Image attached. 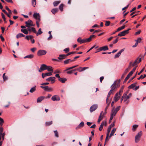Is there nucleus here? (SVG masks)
Returning <instances> with one entry per match:
<instances>
[{"instance_id": "nucleus-1", "label": "nucleus", "mask_w": 146, "mask_h": 146, "mask_svg": "<svg viewBox=\"0 0 146 146\" xmlns=\"http://www.w3.org/2000/svg\"><path fill=\"white\" fill-rule=\"evenodd\" d=\"M120 80L114 82L113 84L111 86V89L110 91L109 92L107 98H106V102L107 103L108 101L109 98L110 97L111 94L112 93V92L115 91V90L119 87L120 86Z\"/></svg>"}, {"instance_id": "nucleus-2", "label": "nucleus", "mask_w": 146, "mask_h": 146, "mask_svg": "<svg viewBox=\"0 0 146 146\" xmlns=\"http://www.w3.org/2000/svg\"><path fill=\"white\" fill-rule=\"evenodd\" d=\"M123 89V87H122L120 90L119 93H117L115 95L114 100L115 102L117 101L119 99L120 96L121 95Z\"/></svg>"}, {"instance_id": "nucleus-3", "label": "nucleus", "mask_w": 146, "mask_h": 146, "mask_svg": "<svg viewBox=\"0 0 146 146\" xmlns=\"http://www.w3.org/2000/svg\"><path fill=\"white\" fill-rule=\"evenodd\" d=\"M96 36L94 35H91L90 37L84 39H82V42H83L82 43H84L86 42H89L91 41L92 38H95Z\"/></svg>"}, {"instance_id": "nucleus-4", "label": "nucleus", "mask_w": 146, "mask_h": 146, "mask_svg": "<svg viewBox=\"0 0 146 146\" xmlns=\"http://www.w3.org/2000/svg\"><path fill=\"white\" fill-rule=\"evenodd\" d=\"M142 135V132L140 131L136 135L135 137V143H137L138 142Z\"/></svg>"}, {"instance_id": "nucleus-5", "label": "nucleus", "mask_w": 146, "mask_h": 146, "mask_svg": "<svg viewBox=\"0 0 146 146\" xmlns=\"http://www.w3.org/2000/svg\"><path fill=\"white\" fill-rule=\"evenodd\" d=\"M25 23L26 24L25 26L27 27L34 26V25L33 24V21L30 19H29L27 21H25Z\"/></svg>"}, {"instance_id": "nucleus-6", "label": "nucleus", "mask_w": 146, "mask_h": 146, "mask_svg": "<svg viewBox=\"0 0 146 146\" xmlns=\"http://www.w3.org/2000/svg\"><path fill=\"white\" fill-rule=\"evenodd\" d=\"M120 106H119L114 109V108H113L111 111V113L113 115L115 116L117 111L120 110Z\"/></svg>"}, {"instance_id": "nucleus-7", "label": "nucleus", "mask_w": 146, "mask_h": 146, "mask_svg": "<svg viewBox=\"0 0 146 146\" xmlns=\"http://www.w3.org/2000/svg\"><path fill=\"white\" fill-rule=\"evenodd\" d=\"M47 68V66L45 64H42L41 65L40 67V69L38 71L40 72L41 71L46 70Z\"/></svg>"}, {"instance_id": "nucleus-8", "label": "nucleus", "mask_w": 146, "mask_h": 146, "mask_svg": "<svg viewBox=\"0 0 146 146\" xmlns=\"http://www.w3.org/2000/svg\"><path fill=\"white\" fill-rule=\"evenodd\" d=\"M56 78L54 77H50L46 80V81L48 82H51V83H54L55 81V79Z\"/></svg>"}, {"instance_id": "nucleus-9", "label": "nucleus", "mask_w": 146, "mask_h": 146, "mask_svg": "<svg viewBox=\"0 0 146 146\" xmlns=\"http://www.w3.org/2000/svg\"><path fill=\"white\" fill-rule=\"evenodd\" d=\"M33 17L36 20V21H40V17L39 13H34L33 14Z\"/></svg>"}, {"instance_id": "nucleus-10", "label": "nucleus", "mask_w": 146, "mask_h": 146, "mask_svg": "<svg viewBox=\"0 0 146 146\" xmlns=\"http://www.w3.org/2000/svg\"><path fill=\"white\" fill-rule=\"evenodd\" d=\"M98 106L97 104H94L90 108V111L91 112L95 111L97 108Z\"/></svg>"}, {"instance_id": "nucleus-11", "label": "nucleus", "mask_w": 146, "mask_h": 146, "mask_svg": "<svg viewBox=\"0 0 146 146\" xmlns=\"http://www.w3.org/2000/svg\"><path fill=\"white\" fill-rule=\"evenodd\" d=\"M46 52L44 50H40L38 51L37 54L39 56L44 55L46 54Z\"/></svg>"}, {"instance_id": "nucleus-12", "label": "nucleus", "mask_w": 146, "mask_h": 146, "mask_svg": "<svg viewBox=\"0 0 146 146\" xmlns=\"http://www.w3.org/2000/svg\"><path fill=\"white\" fill-rule=\"evenodd\" d=\"M51 99L53 101H59L60 98L59 96L57 95H55L53 96L51 98Z\"/></svg>"}, {"instance_id": "nucleus-13", "label": "nucleus", "mask_w": 146, "mask_h": 146, "mask_svg": "<svg viewBox=\"0 0 146 146\" xmlns=\"http://www.w3.org/2000/svg\"><path fill=\"white\" fill-rule=\"evenodd\" d=\"M104 125H105V126H106L107 123L106 122H104V121H102V122L100 126L99 127V131H101L102 130V129L103 128V126H104Z\"/></svg>"}, {"instance_id": "nucleus-14", "label": "nucleus", "mask_w": 146, "mask_h": 146, "mask_svg": "<svg viewBox=\"0 0 146 146\" xmlns=\"http://www.w3.org/2000/svg\"><path fill=\"white\" fill-rule=\"evenodd\" d=\"M52 75V73H42V77L43 78H44L46 76H51Z\"/></svg>"}, {"instance_id": "nucleus-15", "label": "nucleus", "mask_w": 146, "mask_h": 146, "mask_svg": "<svg viewBox=\"0 0 146 146\" xmlns=\"http://www.w3.org/2000/svg\"><path fill=\"white\" fill-rule=\"evenodd\" d=\"M74 62V60H71L70 59H69L64 61V64H66Z\"/></svg>"}, {"instance_id": "nucleus-16", "label": "nucleus", "mask_w": 146, "mask_h": 146, "mask_svg": "<svg viewBox=\"0 0 146 146\" xmlns=\"http://www.w3.org/2000/svg\"><path fill=\"white\" fill-rule=\"evenodd\" d=\"M59 57H58V59L60 60L64 59L67 56L66 55L64 54H60L59 55Z\"/></svg>"}, {"instance_id": "nucleus-17", "label": "nucleus", "mask_w": 146, "mask_h": 146, "mask_svg": "<svg viewBox=\"0 0 146 146\" xmlns=\"http://www.w3.org/2000/svg\"><path fill=\"white\" fill-rule=\"evenodd\" d=\"M45 98V97L44 96H41L38 97L37 100V103L40 102L42 101L43 100L44 98Z\"/></svg>"}, {"instance_id": "nucleus-18", "label": "nucleus", "mask_w": 146, "mask_h": 146, "mask_svg": "<svg viewBox=\"0 0 146 146\" xmlns=\"http://www.w3.org/2000/svg\"><path fill=\"white\" fill-rule=\"evenodd\" d=\"M88 68V67L83 68L80 67L79 68H77V70L79 71V72H82Z\"/></svg>"}, {"instance_id": "nucleus-19", "label": "nucleus", "mask_w": 146, "mask_h": 146, "mask_svg": "<svg viewBox=\"0 0 146 146\" xmlns=\"http://www.w3.org/2000/svg\"><path fill=\"white\" fill-rule=\"evenodd\" d=\"M102 113L103 111H102L101 112L100 114V115L98 121V123H99L102 120V119L103 118V116H102Z\"/></svg>"}, {"instance_id": "nucleus-20", "label": "nucleus", "mask_w": 146, "mask_h": 146, "mask_svg": "<svg viewBox=\"0 0 146 146\" xmlns=\"http://www.w3.org/2000/svg\"><path fill=\"white\" fill-rule=\"evenodd\" d=\"M110 132H108L107 131V133L106 137V138L105 142V143L104 145V146L105 145L106 142H107L109 139L110 138H109V135Z\"/></svg>"}, {"instance_id": "nucleus-21", "label": "nucleus", "mask_w": 146, "mask_h": 146, "mask_svg": "<svg viewBox=\"0 0 146 146\" xmlns=\"http://www.w3.org/2000/svg\"><path fill=\"white\" fill-rule=\"evenodd\" d=\"M58 11V9L57 8H54L51 10L52 13L54 15L57 13Z\"/></svg>"}, {"instance_id": "nucleus-22", "label": "nucleus", "mask_w": 146, "mask_h": 146, "mask_svg": "<svg viewBox=\"0 0 146 146\" xmlns=\"http://www.w3.org/2000/svg\"><path fill=\"white\" fill-rule=\"evenodd\" d=\"M116 128H113L111 131V133L109 136V138H110L113 135L115 131H116Z\"/></svg>"}, {"instance_id": "nucleus-23", "label": "nucleus", "mask_w": 146, "mask_h": 146, "mask_svg": "<svg viewBox=\"0 0 146 146\" xmlns=\"http://www.w3.org/2000/svg\"><path fill=\"white\" fill-rule=\"evenodd\" d=\"M67 79L64 78H60L59 79V81L62 83H64L67 80Z\"/></svg>"}, {"instance_id": "nucleus-24", "label": "nucleus", "mask_w": 146, "mask_h": 146, "mask_svg": "<svg viewBox=\"0 0 146 146\" xmlns=\"http://www.w3.org/2000/svg\"><path fill=\"white\" fill-rule=\"evenodd\" d=\"M47 68L46 70H47L48 71L50 72L51 73L53 72V70L52 67L51 66H47Z\"/></svg>"}, {"instance_id": "nucleus-25", "label": "nucleus", "mask_w": 146, "mask_h": 146, "mask_svg": "<svg viewBox=\"0 0 146 146\" xmlns=\"http://www.w3.org/2000/svg\"><path fill=\"white\" fill-rule=\"evenodd\" d=\"M84 125V122L83 121L81 122L80 124L76 128V129L80 128V127H83Z\"/></svg>"}, {"instance_id": "nucleus-26", "label": "nucleus", "mask_w": 146, "mask_h": 146, "mask_svg": "<svg viewBox=\"0 0 146 146\" xmlns=\"http://www.w3.org/2000/svg\"><path fill=\"white\" fill-rule=\"evenodd\" d=\"M34 56L33 54H29L26 56L24 57V58H28L29 59L32 58L34 57Z\"/></svg>"}, {"instance_id": "nucleus-27", "label": "nucleus", "mask_w": 146, "mask_h": 146, "mask_svg": "<svg viewBox=\"0 0 146 146\" xmlns=\"http://www.w3.org/2000/svg\"><path fill=\"white\" fill-rule=\"evenodd\" d=\"M125 27V25H123L122 26L119 27L118 28L117 31H116V32H119L123 29H124Z\"/></svg>"}, {"instance_id": "nucleus-28", "label": "nucleus", "mask_w": 146, "mask_h": 146, "mask_svg": "<svg viewBox=\"0 0 146 146\" xmlns=\"http://www.w3.org/2000/svg\"><path fill=\"white\" fill-rule=\"evenodd\" d=\"M124 102H125L126 104H127L129 102V101H127V100L129 99L130 98L127 96H125L124 97Z\"/></svg>"}, {"instance_id": "nucleus-29", "label": "nucleus", "mask_w": 146, "mask_h": 146, "mask_svg": "<svg viewBox=\"0 0 146 146\" xmlns=\"http://www.w3.org/2000/svg\"><path fill=\"white\" fill-rule=\"evenodd\" d=\"M25 36V35H23V34L21 33H19L17 35H16V38H19L21 37H24Z\"/></svg>"}, {"instance_id": "nucleus-30", "label": "nucleus", "mask_w": 146, "mask_h": 146, "mask_svg": "<svg viewBox=\"0 0 146 146\" xmlns=\"http://www.w3.org/2000/svg\"><path fill=\"white\" fill-rule=\"evenodd\" d=\"M100 48L101 49V50H103L105 51L108 49V48L107 46H104Z\"/></svg>"}, {"instance_id": "nucleus-31", "label": "nucleus", "mask_w": 146, "mask_h": 146, "mask_svg": "<svg viewBox=\"0 0 146 146\" xmlns=\"http://www.w3.org/2000/svg\"><path fill=\"white\" fill-rule=\"evenodd\" d=\"M136 84V83H134L131 84V85L129 86L128 88H129L132 89L133 90V89H134V87L135 86Z\"/></svg>"}, {"instance_id": "nucleus-32", "label": "nucleus", "mask_w": 146, "mask_h": 146, "mask_svg": "<svg viewBox=\"0 0 146 146\" xmlns=\"http://www.w3.org/2000/svg\"><path fill=\"white\" fill-rule=\"evenodd\" d=\"M41 29L40 28H39L38 31L37 32H36V35L37 36H38V35L41 34L42 33V32L41 31Z\"/></svg>"}, {"instance_id": "nucleus-33", "label": "nucleus", "mask_w": 146, "mask_h": 146, "mask_svg": "<svg viewBox=\"0 0 146 146\" xmlns=\"http://www.w3.org/2000/svg\"><path fill=\"white\" fill-rule=\"evenodd\" d=\"M138 127V125H134L133 126V128L132 129L133 131H135L137 128Z\"/></svg>"}, {"instance_id": "nucleus-34", "label": "nucleus", "mask_w": 146, "mask_h": 146, "mask_svg": "<svg viewBox=\"0 0 146 146\" xmlns=\"http://www.w3.org/2000/svg\"><path fill=\"white\" fill-rule=\"evenodd\" d=\"M36 86H35L34 87L31 88L30 89L29 92L31 93H32L34 92L36 90Z\"/></svg>"}, {"instance_id": "nucleus-35", "label": "nucleus", "mask_w": 146, "mask_h": 146, "mask_svg": "<svg viewBox=\"0 0 146 146\" xmlns=\"http://www.w3.org/2000/svg\"><path fill=\"white\" fill-rule=\"evenodd\" d=\"M21 31L24 33L25 34L27 35L29 33L27 31V30L26 29H21Z\"/></svg>"}, {"instance_id": "nucleus-36", "label": "nucleus", "mask_w": 146, "mask_h": 146, "mask_svg": "<svg viewBox=\"0 0 146 146\" xmlns=\"http://www.w3.org/2000/svg\"><path fill=\"white\" fill-rule=\"evenodd\" d=\"M52 121H51L49 122H46L45 123V125L46 126H49L52 124Z\"/></svg>"}, {"instance_id": "nucleus-37", "label": "nucleus", "mask_w": 146, "mask_h": 146, "mask_svg": "<svg viewBox=\"0 0 146 146\" xmlns=\"http://www.w3.org/2000/svg\"><path fill=\"white\" fill-rule=\"evenodd\" d=\"M60 3V1H55L53 4L54 7L57 6Z\"/></svg>"}, {"instance_id": "nucleus-38", "label": "nucleus", "mask_w": 146, "mask_h": 146, "mask_svg": "<svg viewBox=\"0 0 146 146\" xmlns=\"http://www.w3.org/2000/svg\"><path fill=\"white\" fill-rule=\"evenodd\" d=\"M54 133L55 134V136L56 137H59L58 133L57 130H55L54 131Z\"/></svg>"}, {"instance_id": "nucleus-39", "label": "nucleus", "mask_w": 146, "mask_h": 146, "mask_svg": "<svg viewBox=\"0 0 146 146\" xmlns=\"http://www.w3.org/2000/svg\"><path fill=\"white\" fill-rule=\"evenodd\" d=\"M144 56H143L142 55H140L139 57V58H138V63L140 62L141 61V58H142V57H143V58H144Z\"/></svg>"}, {"instance_id": "nucleus-40", "label": "nucleus", "mask_w": 146, "mask_h": 146, "mask_svg": "<svg viewBox=\"0 0 146 146\" xmlns=\"http://www.w3.org/2000/svg\"><path fill=\"white\" fill-rule=\"evenodd\" d=\"M63 6L64 5L62 4H61L59 6V9L61 11H63Z\"/></svg>"}, {"instance_id": "nucleus-41", "label": "nucleus", "mask_w": 146, "mask_h": 146, "mask_svg": "<svg viewBox=\"0 0 146 146\" xmlns=\"http://www.w3.org/2000/svg\"><path fill=\"white\" fill-rule=\"evenodd\" d=\"M48 86H41L40 87L42 88V89H43L44 90L46 91H47V90L48 89Z\"/></svg>"}, {"instance_id": "nucleus-42", "label": "nucleus", "mask_w": 146, "mask_h": 146, "mask_svg": "<svg viewBox=\"0 0 146 146\" xmlns=\"http://www.w3.org/2000/svg\"><path fill=\"white\" fill-rule=\"evenodd\" d=\"M138 58H137L136 60L134 62L133 64H132V66H134L137 64H138V62L137 61Z\"/></svg>"}, {"instance_id": "nucleus-43", "label": "nucleus", "mask_w": 146, "mask_h": 146, "mask_svg": "<svg viewBox=\"0 0 146 146\" xmlns=\"http://www.w3.org/2000/svg\"><path fill=\"white\" fill-rule=\"evenodd\" d=\"M131 29L130 28H129L127 30L124 31H123V33L125 34V35L126 34H127L129 33V31Z\"/></svg>"}, {"instance_id": "nucleus-44", "label": "nucleus", "mask_w": 146, "mask_h": 146, "mask_svg": "<svg viewBox=\"0 0 146 146\" xmlns=\"http://www.w3.org/2000/svg\"><path fill=\"white\" fill-rule=\"evenodd\" d=\"M4 123V121L3 119L0 117V125L2 126Z\"/></svg>"}, {"instance_id": "nucleus-45", "label": "nucleus", "mask_w": 146, "mask_h": 146, "mask_svg": "<svg viewBox=\"0 0 146 146\" xmlns=\"http://www.w3.org/2000/svg\"><path fill=\"white\" fill-rule=\"evenodd\" d=\"M121 54L120 52L119 53V52H118L115 55V56H114V58H116L119 57L120 56V55Z\"/></svg>"}, {"instance_id": "nucleus-46", "label": "nucleus", "mask_w": 146, "mask_h": 146, "mask_svg": "<svg viewBox=\"0 0 146 146\" xmlns=\"http://www.w3.org/2000/svg\"><path fill=\"white\" fill-rule=\"evenodd\" d=\"M146 77V74H144V76H143V75H141L139 77L137 78V79L138 80H140V79H142Z\"/></svg>"}, {"instance_id": "nucleus-47", "label": "nucleus", "mask_w": 146, "mask_h": 146, "mask_svg": "<svg viewBox=\"0 0 146 146\" xmlns=\"http://www.w3.org/2000/svg\"><path fill=\"white\" fill-rule=\"evenodd\" d=\"M36 0H32V4L34 7H35V5H36Z\"/></svg>"}, {"instance_id": "nucleus-48", "label": "nucleus", "mask_w": 146, "mask_h": 146, "mask_svg": "<svg viewBox=\"0 0 146 146\" xmlns=\"http://www.w3.org/2000/svg\"><path fill=\"white\" fill-rule=\"evenodd\" d=\"M125 35V34L123 33V32L122 31L118 35V36H124Z\"/></svg>"}, {"instance_id": "nucleus-49", "label": "nucleus", "mask_w": 146, "mask_h": 146, "mask_svg": "<svg viewBox=\"0 0 146 146\" xmlns=\"http://www.w3.org/2000/svg\"><path fill=\"white\" fill-rule=\"evenodd\" d=\"M77 41L78 42L80 43V44L82 43L83 42H82V39L80 37H79L78 38V39L77 40Z\"/></svg>"}, {"instance_id": "nucleus-50", "label": "nucleus", "mask_w": 146, "mask_h": 146, "mask_svg": "<svg viewBox=\"0 0 146 146\" xmlns=\"http://www.w3.org/2000/svg\"><path fill=\"white\" fill-rule=\"evenodd\" d=\"M105 22V25L106 26H109L110 23V22L109 21H106Z\"/></svg>"}, {"instance_id": "nucleus-51", "label": "nucleus", "mask_w": 146, "mask_h": 146, "mask_svg": "<svg viewBox=\"0 0 146 146\" xmlns=\"http://www.w3.org/2000/svg\"><path fill=\"white\" fill-rule=\"evenodd\" d=\"M31 31L35 33H36V31L34 27H31Z\"/></svg>"}, {"instance_id": "nucleus-52", "label": "nucleus", "mask_w": 146, "mask_h": 146, "mask_svg": "<svg viewBox=\"0 0 146 146\" xmlns=\"http://www.w3.org/2000/svg\"><path fill=\"white\" fill-rule=\"evenodd\" d=\"M106 103L108 104L107 106L106 107V108L105 109V111H106V110L108 108V107H109L110 104V102H108V101L107 103V102H106Z\"/></svg>"}, {"instance_id": "nucleus-53", "label": "nucleus", "mask_w": 146, "mask_h": 146, "mask_svg": "<svg viewBox=\"0 0 146 146\" xmlns=\"http://www.w3.org/2000/svg\"><path fill=\"white\" fill-rule=\"evenodd\" d=\"M76 52H70L69 53H68L67 54H66V56H68L69 55H70L71 54H76Z\"/></svg>"}, {"instance_id": "nucleus-54", "label": "nucleus", "mask_w": 146, "mask_h": 146, "mask_svg": "<svg viewBox=\"0 0 146 146\" xmlns=\"http://www.w3.org/2000/svg\"><path fill=\"white\" fill-rule=\"evenodd\" d=\"M130 78V77L128 76V75L127 76V77L125 78L124 80L123 81V83H125L129 79V78Z\"/></svg>"}, {"instance_id": "nucleus-55", "label": "nucleus", "mask_w": 146, "mask_h": 146, "mask_svg": "<svg viewBox=\"0 0 146 146\" xmlns=\"http://www.w3.org/2000/svg\"><path fill=\"white\" fill-rule=\"evenodd\" d=\"M69 48H67L64 49V51H65L66 53H67L69 51Z\"/></svg>"}, {"instance_id": "nucleus-56", "label": "nucleus", "mask_w": 146, "mask_h": 146, "mask_svg": "<svg viewBox=\"0 0 146 146\" xmlns=\"http://www.w3.org/2000/svg\"><path fill=\"white\" fill-rule=\"evenodd\" d=\"M115 37H117V38L113 42V43L114 44L116 43L118 41V37H117V36H115Z\"/></svg>"}, {"instance_id": "nucleus-57", "label": "nucleus", "mask_w": 146, "mask_h": 146, "mask_svg": "<svg viewBox=\"0 0 146 146\" xmlns=\"http://www.w3.org/2000/svg\"><path fill=\"white\" fill-rule=\"evenodd\" d=\"M141 38H137V40H135V41H136V42H137V43H138V42H141Z\"/></svg>"}, {"instance_id": "nucleus-58", "label": "nucleus", "mask_w": 146, "mask_h": 146, "mask_svg": "<svg viewBox=\"0 0 146 146\" xmlns=\"http://www.w3.org/2000/svg\"><path fill=\"white\" fill-rule=\"evenodd\" d=\"M128 93H129V91H127L125 93L123 94V96L124 97L126 96H127V94Z\"/></svg>"}, {"instance_id": "nucleus-59", "label": "nucleus", "mask_w": 146, "mask_h": 146, "mask_svg": "<svg viewBox=\"0 0 146 146\" xmlns=\"http://www.w3.org/2000/svg\"><path fill=\"white\" fill-rule=\"evenodd\" d=\"M49 83L48 82H45V83H43L42 84H41V85L42 86H45L46 85H47L49 84Z\"/></svg>"}, {"instance_id": "nucleus-60", "label": "nucleus", "mask_w": 146, "mask_h": 146, "mask_svg": "<svg viewBox=\"0 0 146 146\" xmlns=\"http://www.w3.org/2000/svg\"><path fill=\"white\" fill-rule=\"evenodd\" d=\"M133 73V72L132 71H131L127 75L130 77L132 75Z\"/></svg>"}, {"instance_id": "nucleus-61", "label": "nucleus", "mask_w": 146, "mask_h": 146, "mask_svg": "<svg viewBox=\"0 0 146 146\" xmlns=\"http://www.w3.org/2000/svg\"><path fill=\"white\" fill-rule=\"evenodd\" d=\"M47 91L49 92L52 91H53V89L52 88H49V87H48V88Z\"/></svg>"}, {"instance_id": "nucleus-62", "label": "nucleus", "mask_w": 146, "mask_h": 146, "mask_svg": "<svg viewBox=\"0 0 146 146\" xmlns=\"http://www.w3.org/2000/svg\"><path fill=\"white\" fill-rule=\"evenodd\" d=\"M27 28L26 29L27 31L31 32V27H27Z\"/></svg>"}, {"instance_id": "nucleus-63", "label": "nucleus", "mask_w": 146, "mask_h": 146, "mask_svg": "<svg viewBox=\"0 0 146 146\" xmlns=\"http://www.w3.org/2000/svg\"><path fill=\"white\" fill-rule=\"evenodd\" d=\"M73 70H71L68 71L67 72V73L69 74H71V73H72L73 72Z\"/></svg>"}, {"instance_id": "nucleus-64", "label": "nucleus", "mask_w": 146, "mask_h": 146, "mask_svg": "<svg viewBox=\"0 0 146 146\" xmlns=\"http://www.w3.org/2000/svg\"><path fill=\"white\" fill-rule=\"evenodd\" d=\"M129 69H126L125 71H124V74H126L129 72Z\"/></svg>"}]
</instances>
